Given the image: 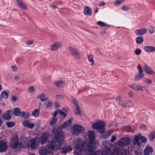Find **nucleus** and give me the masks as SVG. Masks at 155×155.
<instances>
[{
    "label": "nucleus",
    "instance_id": "nucleus-1",
    "mask_svg": "<svg viewBox=\"0 0 155 155\" xmlns=\"http://www.w3.org/2000/svg\"><path fill=\"white\" fill-rule=\"evenodd\" d=\"M54 132L55 134L54 138L48 143L46 147H41L39 149L40 155H47L51 153L54 148L59 150L61 148V144L63 141V135L61 129H54Z\"/></svg>",
    "mask_w": 155,
    "mask_h": 155
},
{
    "label": "nucleus",
    "instance_id": "nucleus-2",
    "mask_svg": "<svg viewBox=\"0 0 155 155\" xmlns=\"http://www.w3.org/2000/svg\"><path fill=\"white\" fill-rule=\"evenodd\" d=\"M105 124L104 122L98 121L94 124L91 126L92 129H96L100 133H104L105 132Z\"/></svg>",
    "mask_w": 155,
    "mask_h": 155
},
{
    "label": "nucleus",
    "instance_id": "nucleus-3",
    "mask_svg": "<svg viewBox=\"0 0 155 155\" xmlns=\"http://www.w3.org/2000/svg\"><path fill=\"white\" fill-rule=\"evenodd\" d=\"M98 144L97 141H89L86 144V149L89 152L91 153L95 150Z\"/></svg>",
    "mask_w": 155,
    "mask_h": 155
},
{
    "label": "nucleus",
    "instance_id": "nucleus-4",
    "mask_svg": "<svg viewBox=\"0 0 155 155\" xmlns=\"http://www.w3.org/2000/svg\"><path fill=\"white\" fill-rule=\"evenodd\" d=\"M68 50L71 54L75 59L78 61H80L81 59L80 54L76 49L72 47L69 46L68 47Z\"/></svg>",
    "mask_w": 155,
    "mask_h": 155
},
{
    "label": "nucleus",
    "instance_id": "nucleus-5",
    "mask_svg": "<svg viewBox=\"0 0 155 155\" xmlns=\"http://www.w3.org/2000/svg\"><path fill=\"white\" fill-rule=\"evenodd\" d=\"M130 139L128 137H123L121 138L117 142V145L121 147L127 146L130 142Z\"/></svg>",
    "mask_w": 155,
    "mask_h": 155
},
{
    "label": "nucleus",
    "instance_id": "nucleus-6",
    "mask_svg": "<svg viewBox=\"0 0 155 155\" xmlns=\"http://www.w3.org/2000/svg\"><path fill=\"white\" fill-rule=\"evenodd\" d=\"M24 144L19 142L18 140L16 139L11 140L10 142V147L12 149L22 148L24 147Z\"/></svg>",
    "mask_w": 155,
    "mask_h": 155
},
{
    "label": "nucleus",
    "instance_id": "nucleus-7",
    "mask_svg": "<svg viewBox=\"0 0 155 155\" xmlns=\"http://www.w3.org/2000/svg\"><path fill=\"white\" fill-rule=\"evenodd\" d=\"M137 68L138 72L135 76L134 81H139L144 76V74L143 73V70L140 64H138Z\"/></svg>",
    "mask_w": 155,
    "mask_h": 155
},
{
    "label": "nucleus",
    "instance_id": "nucleus-8",
    "mask_svg": "<svg viewBox=\"0 0 155 155\" xmlns=\"http://www.w3.org/2000/svg\"><path fill=\"white\" fill-rule=\"evenodd\" d=\"M63 46L61 41H56L50 45V50L52 51H56L61 48Z\"/></svg>",
    "mask_w": 155,
    "mask_h": 155
},
{
    "label": "nucleus",
    "instance_id": "nucleus-9",
    "mask_svg": "<svg viewBox=\"0 0 155 155\" xmlns=\"http://www.w3.org/2000/svg\"><path fill=\"white\" fill-rule=\"evenodd\" d=\"M83 144L82 143H79L74 145L75 150H74V155H79L82 153V149L83 147Z\"/></svg>",
    "mask_w": 155,
    "mask_h": 155
},
{
    "label": "nucleus",
    "instance_id": "nucleus-10",
    "mask_svg": "<svg viewBox=\"0 0 155 155\" xmlns=\"http://www.w3.org/2000/svg\"><path fill=\"white\" fill-rule=\"evenodd\" d=\"M49 136L48 132H45L42 133L39 140L40 143L42 144H45L48 140Z\"/></svg>",
    "mask_w": 155,
    "mask_h": 155
},
{
    "label": "nucleus",
    "instance_id": "nucleus-11",
    "mask_svg": "<svg viewBox=\"0 0 155 155\" xmlns=\"http://www.w3.org/2000/svg\"><path fill=\"white\" fill-rule=\"evenodd\" d=\"M73 130L74 132L73 131L72 134H74V132L78 133H82L84 130V127L80 125H74L72 127Z\"/></svg>",
    "mask_w": 155,
    "mask_h": 155
},
{
    "label": "nucleus",
    "instance_id": "nucleus-12",
    "mask_svg": "<svg viewBox=\"0 0 155 155\" xmlns=\"http://www.w3.org/2000/svg\"><path fill=\"white\" fill-rule=\"evenodd\" d=\"M37 137H35L30 141V147L32 150H35L38 148L39 146V143L37 141Z\"/></svg>",
    "mask_w": 155,
    "mask_h": 155
},
{
    "label": "nucleus",
    "instance_id": "nucleus-13",
    "mask_svg": "<svg viewBox=\"0 0 155 155\" xmlns=\"http://www.w3.org/2000/svg\"><path fill=\"white\" fill-rule=\"evenodd\" d=\"M143 68L145 72L148 74L154 75L155 72L152 70L150 67L146 64H145L143 66Z\"/></svg>",
    "mask_w": 155,
    "mask_h": 155
},
{
    "label": "nucleus",
    "instance_id": "nucleus-14",
    "mask_svg": "<svg viewBox=\"0 0 155 155\" xmlns=\"http://www.w3.org/2000/svg\"><path fill=\"white\" fill-rule=\"evenodd\" d=\"M7 148V144L5 140H2L0 142V152H3Z\"/></svg>",
    "mask_w": 155,
    "mask_h": 155
},
{
    "label": "nucleus",
    "instance_id": "nucleus-15",
    "mask_svg": "<svg viewBox=\"0 0 155 155\" xmlns=\"http://www.w3.org/2000/svg\"><path fill=\"white\" fill-rule=\"evenodd\" d=\"M12 110H7L6 113L3 114L2 115V118L5 120H10L11 119V114Z\"/></svg>",
    "mask_w": 155,
    "mask_h": 155
},
{
    "label": "nucleus",
    "instance_id": "nucleus-16",
    "mask_svg": "<svg viewBox=\"0 0 155 155\" xmlns=\"http://www.w3.org/2000/svg\"><path fill=\"white\" fill-rule=\"evenodd\" d=\"M140 134L138 135L135 136L134 137L133 141V144L134 145H137L139 147H140L141 144V141H140Z\"/></svg>",
    "mask_w": 155,
    "mask_h": 155
},
{
    "label": "nucleus",
    "instance_id": "nucleus-17",
    "mask_svg": "<svg viewBox=\"0 0 155 155\" xmlns=\"http://www.w3.org/2000/svg\"><path fill=\"white\" fill-rule=\"evenodd\" d=\"M23 125L28 128L32 129L35 127V124L33 123H30L28 120H25L22 122Z\"/></svg>",
    "mask_w": 155,
    "mask_h": 155
},
{
    "label": "nucleus",
    "instance_id": "nucleus-18",
    "mask_svg": "<svg viewBox=\"0 0 155 155\" xmlns=\"http://www.w3.org/2000/svg\"><path fill=\"white\" fill-rule=\"evenodd\" d=\"M110 155H123L121 150L118 148H114L113 151H110Z\"/></svg>",
    "mask_w": 155,
    "mask_h": 155
},
{
    "label": "nucleus",
    "instance_id": "nucleus-19",
    "mask_svg": "<svg viewBox=\"0 0 155 155\" xmlns=\"http://www.w3.org/2000/svg\"><path fill=\"white\" fill-rule=\"evenodd\" d=\"M153 148L148 145L146 146L144 150V155H150V154L153 153Z\"/></svg>",
    "mask_w": 155,
    "mask_h": 155
},
{
    "label": "nucleus",
    "instance_id": "nucleus-20",
    "mask_svg": "<svg viewBox=\"0 0 155 155\" xmlns=\"http://www.w3.org/2000/svg\"><path fill=\"white\" fill-rule=\"evenodd\" d=\"M121 98L120 96H117L115 98L116 102L118 105L121 106L123 107H126V104L123 103V101L121 100Z\"/></svg>",
    "mask_w": 155,
    "mask_h": 155
},
{
    "label": "nucleus",
    "instance_id": "nucleus-21",
    "mask_svg": "<svg viewBox=\"0 0 155 155\" xmlns=\"http://www.w3.org/2000/svg\"><path fill=\"white\" fill-rule=\"evenodd\" d=\"M147 31V30L145 28L135 30L134 32L136 35L138 36H140L145 34Z\"/></svg>",
    "mask_w": 155,
    "mask_h": 155
},
{
    "label": "nucleus",
    "instance_id": "nucleus-22",
    "mask_svg": "<svg viewBox=\"0 0 155 155\" xmlns=\"http://www.w3.org/2000/svg\"><path fill=\"white\" fill-rule=\"evenodd\" d=\"M88 137L89 140V141H96L95 140V134L93 131H88Z\"/></svg>",
    "mask_w": 155,
    "mask_h": 155
},
{
    "label": "nucleus",
    "instance_id": "nucleus-23",
    "mask_svg": "<svg viewBox=\"0 0 155 155\" xmlns=\"http://www.w3.org/2000/svg\"><path fill=\"white\" fill-rule=\"evenodd\" d=\"M17 5L21 8L26 10L27 7L25 4L21 0H16Z\"/></svg>",
    "mask_w": 155,
    "mask_h": 155
},
{
    "label": "nucleus",
    "instance_id": "nucleus-24",
    "mask_svg": "<svg viewBox=\"0 0 155 155\" xmlns=\"http://www.w3.org/2000/svg\"><path fill=\"white\" fill-rule=\"evenodd\" d=\"M37 98H39L41 101L42 102L48 100V98L46 95L44 93L40 94L37 97Z\"/></svg>",
    "mask_w": 155,
    "mask_h": 155
},
{
    "label": "nucleus",
    "instance_id": "nucleus-25",
    "mask_svg": "<svg viewBox=\"0 0 155 155\" xmlns=\"http://www.w3.org/2000/svg\"><path fill=\"white\" fill-rule=\"evenodd\" d=\"M84 13L85 15H92L91 10L89 7L85 6L84 9Z\"/></svg>",
    "mask_w": 155,
    "mask_h": 155
},
{
    "label": "nucleus",
    "instance_id": "nucleus-26",
    "mask_svg": "<svg viewBox=\"0 0 155 155\" xmlns=\"http://www.w3.org/2000/svg\"><path fill=\"white\" fill-rule=\"evenodd\" d=\"M88 61L89 62L91 63V65L92 66L94 63V60L93 55L92 54H87V55Z\"/></svg>",
    "mask_w": 155,
    "mask_h": 155
},
{
    "label": "nucleus",
    "instance_id": "nucleus-27",
    "mask_svg": "<svg viewBox=\"0 0 155 155\" xmlns=\"http://www.w3.org/2000/svg\"><path fill=\"white\" fill-rule=\"evenodd\" d=\"M144 49L148 52H152L155 51V47L152 46H145L144 47Z\"/></svg>",
    "mask_w": 155,
    "mask_h": 155
},
{
    "label": "nucleus",
    "instance_id": "nucleus-28",
    "mask_svg": "<svg viewBox=\"0 0 155 155\" xmlns=\"http://www.w3.org/2000/svg\"><path fill=\"white\" fill-rule=\"evenodd\" d=\"M129 86L135 90H141L142 91H143V90L137 84H134L132 85H129Z\"/></svg>",
    "mask_w": 155,
    "mask_h": 155
},
{
    "label": "nucleus",
    "instance_id": "nucleus-29",
    "mask_svg": "<svg viewBox=\"0 0 155 155\" xmlns=\"http://www.w3.org/2000/svg\"><path fill=\"white\" fill-rule=\"evenodd\" d=\"M54 84L58 87H62L64 85L65 83L63 81H55Z\"/></svg>",
    "mask_w": 155,
    "mask_h": 155
},
{
    "label": "nucleus",
    "instance_id": "nucleus-30",
    "mask_svg": "<svg viewBox=\"0 0 155 155\" xmlns=\"http://www.w3.org/2000/svg\"><path fill=\"white\" fill-rule=\"evenodd\" d=\"M148 137L149 140L152 141L155 138V131H153L150 132L148 135Z\"/></svg>",
    "mask_w": 155,
    "mask_h": 155
},
{
    "label": "nucleus",
    "instance_id": "nucleus-31",
    "mask_svg": "<svg viewBox=\"0 0 155 155\" xmlns=\"http://www.w3.org/2000/svg\"><path fill=\"white\" fill-rule=\"evenodd\" d=\"M71 120L69 119L67 120V121L65 122L62 125L61 127L62 128H64L65 127L69 126L70 125H71Z\"/></svg>",
    "mask_w": 155,
    "mask_h": 155
},
{
    "label": "nucleus",
    "instance_id": "nucleus-32",
    "mask_svg": "<svg viewBox=\"0 0 155 155\" xmlns=\"http://www.w3.org/2000/svg\"><path fill=\"white\" fill-rule=\"evenodd\" d=\"M30 114L28 112H25L24 111L21 112L20 114V116L21 117H23L27 119L30 116Z\"/></svg>",
    "mask_w": 155,
    "mask_h": 155
},
{
    "label": "nucleus",
    "instance_id": "nucleus-33",
    "mask_svg": "<svg viewBox=\"0 0 155 155\" xmlns=\"http://www.w3.org/2000/svg\"><path fill=\"white\" fill-rule=\"evenodd\" d=\"M72 150V148L70 146L62 148V152L64 154H65L69 151H71Z\"/></svg>",
    "mask_w": 155,
    "mask_h": 155
},
{
    "label": "nucleus",
    "instance_id": "nucleus-34",
    "mask_svg": "<svg viewBox=\"0 0 155 155\" xmlns=\"http://www.w3.org/2000/svg\"><path fill=\"white\" fill-rule=\"evenodd\" d=\"M21 110L19 108H15L13 110V113L15 116H18L20 115Z\"/></svg>",
    "mask_w": 155,
    "mask_h": 155
},
{
    "label": "nucleus",
    "instance_id": "nucleus-35",
    "mask_svg": "<svg viewBox=\"0 0 155 155\" xmlns=\"http://www.w3.org/2000/svg\"><path fill=\"white\" fill-rule=\"evenodd\" d=\"M131 127L129 126H124L123 128L121 129V131L122 132L127 131L129 132L131 131Z\"/></svg>",
    "mask_w": 155,
    "mask_h": 155
},
{
    "label": "nucleus",
    "instance_id": "nucleus-36",
    "mask_svg": "<svg viewBox=\"0 0 155 155\" xmlns=\"http://www.w3.org/2000/svg\"><path fill=\"white\" fill-rule=\"evenodd\" d=\"M1 96L4 99H6L8 97V94L7 92L3 91L1 93Z\"/></svg>",
    "mask_w": 155,
    "mask_h": 155
},
{
    "label": "nucleus",
    "instance_id": "nucleus-37",
    "mask_svg": "<svg viewBox=\"0 0 155 155\" xmlns=\"http://www.w3.org/2000/svg\"><path fill=\"white\" fill-rule=\"evenodd\" d=\"M57 121V118L53 117L50 121V124L51 126H53L56 123Z\"/></svg>",
    "mask_w": 155,
    "mask_h": 155
},
{
    "label": "nucleus",
    "instance_id": "nucleus-38",
    "mask_svg": "<svg viewBox=\"0 0 155 155\" xmlns=\"http://www.w3.org/2000/svg\"><path fill=\"white\" fill-rule=\"evenodd\" d=\"M143 41V39L142 37H137L136 39V42L138 44H140L142 43Z\"/></svg>",
    "mask_w": 155,
    "mask_h": 155
},
{
    "label": "nucleus",
    "instance_id": "nucleus-39",
    "mask_svg": "<svg viewBox=\"0 0 155 155\" xmlns=\"http://www.w3.org/2000/svg\"><path fill=\"white\" fill-rule=\"evenodd\" d=\"M39 110L38 109L34 110L32 112V115L35 117H37L39 115Z\"/></svg>",
    "mask_w": 155,
    "mask_h": 155
},
{
    "label": "nucleus",
    "instance_id": "nucleus-40",
    "mask_svg": "<svg viewBox=\"0 0 155 155\" xmlns=\"http://www.w3.org/2000/svg\"><path fill=\"white\" fill-rule=\"evenodd\" d=\"M45 105L46 106V108H49L52 106V103L49 101L46 102L45 103Z\"/></svg>",
    "mask_w": 155,
    "mask_h": 155
},
{
    "label": "nucleus",
    "instance_id": "nucleus-41",
    "mask_svg": "<svg viewBox=\"0 0 155 155\" xmlns=\"http://www.w3.org/2000/svg\"><path fill=\"white\" fill-rule=\"evenodd\" d=\"M97 24L101 27H104L107 26V24L101 21H98Z\"/></svg>",
    "mask_w": 155,
    "mask_h": 155
},
{
    "label": "nucleus",
    "instance_id": "nucleus-42",
    "mask_svg": "<svg viewBox=\"0 0 155 155\" xmlns=\"http://www.w3.org/2000/svg\"><path fill=\"white\" fill-rule=\"evenodd\" d=\"M59 114L61 116L62 118H65L68 114L67 113H65L59 110Z\"/></svg>",
    "mask_w": 155,
    "mask_h": 155
},
{
    "label": "nucleus",
    "instance_id": "nucleus-43",
    "mask_svg": "<svg viewBox=\"0 0 155 155\" xmlns=\"http://www.w3.org/2000/svg\"><path fill=\"white\" fill-rule=\"evenodd\" d=\"M140 140L141 143H144L147 140V139L144 136H141L140 134Z\"/></svg>",
    "mask_w": 155,
    "mask_h": 155
},
{
    "label": "nucleus",
    "instance_id": "nucleus-44",
    "mask_svg": "<svg viewBox=\"0 0 155 155\" xmlns=\"http://www.w3.org/2000/svg\"><path fill=\"white\" fill-rule=\"evenodd\" d=\"M125 0H116L114 2V5H118L124 2Z\"/></svg>",
    "mask_w": 155,
    "mask_h": 155
},
{
    "label": "nucleus",
    "instance_id": "nucleus-45",
    "mask_svg": "<svg viewBox=\"0 0 155 155\" xmlns=\"http://www.w3.org/2000/svg\"><path fill=\"white\" fill-rule=\"evenodd\" d=\"M143 81L145 83L147 84H150L152 83V81L150 79L147 78H145L143 80Z\"/></svg>",
    "mask_w": 155,
    "mask_h": 155
},
{
    "label": "nucleus",
    "instance_id": "nucleus-46",
    "mask_svg": "<svg viewBox=\"0 0 155 155\" xmlns=\"http://www.w3.org/2000/svg\"><path fill=\"white\" fill-rule=\"evenodd\" d=\"M110 150H107L106 151L105 150H104L102 151H101V155H108V154L109 155H110Z\"/></svg>",
    "mask_w": 155,
    "mask_h": 155
},
{
    "label": "nucleus",
    "instance_id": "nucleus-47",
    "mask_svg": "<svg viewBox=\"0 0 155 155\" xmlns=\"http://www.w3.org/2000/svg\"><path fill=\"white\" fill-rule=\"evenodd\" d=\"M112 131L111 130H109L108 131H107L105 134V136L104 137V138H106L110 136V135L112 134Z\"/></svg>",
    "mask_w": 155,
    "mask_h": 155
},
{
    "label": "nucleus",
    "instance_id": "nucleus-48",
    "mask_svg": "<svg viewBox=\"0 0 155 155\" xmlns=\"http://www.w3.org/2000/svg\"><path fill=\"white\" fill-rule=\"evenodd\" d=\"M141 50L139 48L136 49L134 51V53L137 55H139L141 53Z\"/></svg>",
    "mask_w": 155,
    "mask_h": 155
},
{
    "label": "nucleus",
    "instance_id": "nucleus-49",
    "mask_svg": "<svg viewBox=\"0 0 155 155\" xmlns=\"http://www.w3.org/2000/svg\"><path fill=\"white\" fill-rule=\"evenodd\" d=\"M6 124L8 127L10 128L12 127L15 125L14 123L12 122H8L6 123Z\"/></svg>",
    "mask_w": 155,
    "mask_h": 155
},
{
    "label": "nucleus",
    "instance_id": "nucleus-50",
    "mask_svg": "<svg viewBox=\"0 0 155 155\" xmlns=\"http://www.w3.org/2000/svg\"><path fill=\"white\" fill-rule=\"evenodd\" d=\"M76 110L77 112V113L80 115H81V110L79 106H77L75 107Z\"/></svg>",
    "mask_w": 155,
    "mask_h": 155
},
{
    "label": "nucleus",
    "instance_id": "nucleus-51",
    "mask_svg": "<svg viewBox=\"0 0 155 155\" xmlns=\"http://www.w3.org/2000/svg\"><path fill=\"white\" fill-rule=\"evenodd\" d=\"M12 71L14 72H16L17 70V66L16 65L14 64L11 67Z\"/></svg>",
    "mask_w": 155,
    "mask_h": 155
},
{
    "label": "nucleus",
    "instance_id": "nucleus-52",
    "mask_svg": "<svg viewBox=\"0 0 155 155\" xmlns=\"http://www.w3.org/2000/svg\"><path fill=\"white\" fill-rule=\"evenodd\" d=\"M92 155H101V150L97 151L92 154Z\"/></svg>",
    "mask_w": 155,
    "mask_h": 155
},
{
    "label": "nucleus",
    "instance_id": "nucleus-53",
    "mask_svg": "<svg viewBox=\"0 0 155 155\" xmlns=\"http://www.w3.org/2000/svg\"><path fill=\"white\" fill-rule=\"evenodd\" d=\"M130 9V7L128 6L124 5L122 7V9L124 11H127Z\"/></svg>",
    "mask_w": 155,
    "mask_h": 155
},
{
    "label": "nucleus",
    "instance_id": "nucleus-54",
    "mask_svg": "<svg viewBox=\"0 0 155 155\" xmlns=\"http://www.w3.org/2000/svg\"><path fill=\"white\" fill-rule=\"evenodd\" d=\"M28 90L30 93H32L34 91V87L32 86H31L28 88Z\"/></svg>",
    "mask_w": 155,
    "mask_h": 155
},
{
    "label": "nucleus",
    "instance_id": "nucleus-55",
    "mask_svg": "<svg viewBox=\"0 0 155 155\" xmlns=\"http://www.w3.org/2000/svg\"><path fill=\"white\" fill-rule=\"evenodd\" d=\"M33 41L32 40H28L27 41L26 43V44L28 45H31L33 44Z\"/></svg>",
    "mask_w": 155,
    "mask_h": 155
},
{
    "label": "nucleus",
    "instance_id": "nucleus-56",
    "mask_svg": "<svg viewBox=\"0 0 155 155\" xmlns=\"http://www.w3.org/2000/svg\"><path fill=\"white\" fill-rule=\"evenodd\" d=\"M133 93L132 91H129L127 93L128 96L129 97L132 98L133 97Z\"/></svg>",
    "mask_w": 155,
    "mask_h": 155
},
{
    "label": "nucleus",
    "instance_id": "nucleus-57",
    "mask_svg": "<svg viewBox=\"0 0 155 155\" xmlns=\"http://www.w3.org/2000/svg\"><path fill=\"white\" fill-rule=\"evenodd\" d=\"M154 28L151 26L149 29V32L150 34H153L154 32Z\"/></svg>",
    "mask_w": 155,
    "mask_h": 155
},
{
    "label": "nucleus",
    "instance_id": "nucleus-58",
    "mask_svg": "<svg viewBox=\"0 0 155 155\" xmlns=\"http://www.w3.org/2000/svg\"><path fill=\"white\" fill-rule=\"evenodd\" d=\"M17 99V97L15 96H12V100L13 102H15Z\"/></svg>",
    "mask_w": 155,
    "mask_h": 155
},
{
    "label": "nucleus",
    "instance_id": "nucleus-59",
    "mask_svg": "<svg viewBox=\"0 0 155 155\" xmlns=\"http://www.w3.org/2000/svg\"><path fill=\"white\" fill-rule=\"evenodd\" d=\"M116 139V137L114 135H113L111 137L110 141L112 142H113Z\"/></svg>",
    "mask_w": 155,
    "mask_h": 155
},
{
    "label": "nucleus",
    "instance_id": "nucleus-60",
    "mask_svg": "<svg viewBox=\"0 0 155 155\" xmlns=\"http://www.w3.org/2000/svg\"><path fill=\"white\" fill-rule=\"evenodd\" d=\"M58 113H59V110L58 111H55L52 114V115L54 116L53 117L55 118L56 116L57 115Z\"/></svg>",
    "mask_w": 155,
    "mask_h": 155
},
{
    "label": "nucleus",
    "instance_id": "nucleus-61",
    "mask_svg": "<svg viewBox=\"0 0 155 155\" xmlns=\"http://www.w3.org/2000/svg\"><path fill=\"white\" fill-rule=\"evenodd\" d=\"M72 101L73 104L74 105L75 107H76L77 106H79L77 102V101L74 100H72Z\"/></svg>",
    "mask_w": 155,
    "mask_h": 155
},
{
    "label": "nucleus",
    "instance_id": "nucleus-62",
    "mask_svg": "<svg viewBox=\"0 0 155 155\" xmlns=\"http://www.w3.org/2000/svg\"><path fill=\"white\" fill-rule=\"evenodd\" d=\"M140 128L141 129L146 130V127L145 125L142 124L140 126Z\"/></svg>",
    "mask_w": 155,
    "mask_h": 155
},
{
    "label": "nucleus",
    "instance_id": "nucleus-63",
    "mask_svg": "<svg viewBox=\"0 0 155 155\" xmlns=\"http://www.w3.org/2000/svg\"><path fill=\"white\" fill-rule=\"evenodd\" d=\"M99 33L101 35H103L106 34V32L104 31H100Z\"/></svg>",
    "mask_w": 155,
    "mask_h": 155
},
{
    "label": "nucleus",
    "instance_id": "nucleus-64",
    "mask_svg": "<svg viewBox=\"0 0 155 155\" xmlns=\"http://www.w3.org/2000/svg\"><path fill=\"white\" fill-rule=\"evenodd\" d=\"M56 97L58 98H61L63 97V96L61 95H57L56 96Z\"/></svg>",
    "mask_w": 155,
    "mask_h": 155
}]
</instances>
